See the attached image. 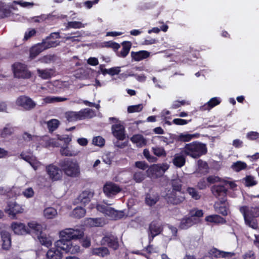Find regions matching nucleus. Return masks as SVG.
Returning <instances> with one entry per match:
<instances>
[{"instance_id": "nucleus-1", "label": "nucleus", "mask_w": 259, "mask_h": 259, "mask_svg": "<svg viewBox=\"0 0 259 259\" xmlns=\"http://www.w3.org/2000/svg\"><path fill=\"white\" fill-rule=\"evenodd\" d=\"M211 191L213 195L220 200V203L216 202L214 204L215 211L224 216L227 215L228 208L227 204H225L226 201V188L223 186H213Z\"/></svg>"}, {"instance_id": "nucleus-2", "label": "nucleus", "mask_w": 259, "mask_h": 259, "mask_svg": "<svg viewBox=\"0 0 259 259\" xmlns=\"http://www.w3.org/2000/svg\"><path fill=\"white\" fill-rule=\"evenodd\" d=\"M239 210L243 215L245 224L254 229H257L258 226L255 218L259 217V205L251 207L241 206Z\"/></svg>"}, {"instance_id": "nucleus-3", "label": "nucleus", "mask_w": 259, "mask_h": 259, "mask_svg": "<svg viewBox=\"0 0 259 259\" xmlns=\"http://www.w3.org/2000/svg\"><path fill=\"white\" fill-rule=\"evenodd\" d=\"M182 152L186 155L197 158L207 152L205 144L198 142L187 144L182 149Z\"/></svg>"}, {"instance_id": "nucleus-4", "label": "nucleus", "mask_w": 259, "mask_h": 259, "mask_svg": "<svg viewBox=\"0 0 259 259\" xmlns=\"http://www.w3.org/2000/svg\"><path fill=\"white\" fill-rule=\"evenodd\" d=\"M59 165L65 175L68 177L77 178L80 175V166L76 160L65 159L60 162Z\"/></svg>"}, {"instance_id": "nucleus-5", "label": "nucleus", "mask_w": 259, "mask_h": 259, "mask_svg": "<svg viewBox=\"0 0 259 259\" xmlns=\"http://www.w3.org/2000/svg\"><path fill=\"white\" fill-rule=\"evenodd\" d=\"M55 242V247L59 250H62L66 253H70L71 254H75L80 250V246L71 241L63 238Z\"/></svg>"}, {"instance_id": "nucleus-6", "label": "nucleus", "mask_w": 259, "mask_h": 259, "mask_svg": "<svg viewBox=\"0 0 259 259\" xmlns=\"http://www.w3.org/2000/svg\"><path fill=\"white\" fill-rule=\"evenodd\" d=\"M23 139L26 142H30V144L32 147L35 146L36 150H38L40 146L45 147L50 146V139L47 136L40 137L25 133L23 135Z\"/></svg>"}, {"instance_id": "nucleus-7", "label": "nucleus", "mask_w": 259, "mask_h": 259, "mask_svg": "<svg viewBox=\"0 0 259 259\" xmlns=\"http://www.w3.org/2000/svg\"><path fill=\"white\" fill-rule=\"evenodd\" d=\"M59 237L65 239L77 240L81 238L84 235L83 231L78 228H65L59 232Z\"/></svg>"}, {"instance_id": "nucleus-8", "label": "nucleus", "mask_w": 259, "mask_h": 259, "mask_svg": "<svg viewBox=\"0 0 259 259\" xmlns=\"http://www.w3.org/2000/svg\"><path fill=\"white\" fill-rule=\"evenodd\" d=\"M96 208L98 211L112 219L117 220L123 215L122 211H117L105 203L98 204Z\"/></svg>"}, {"instance_id": "nucleus-9", "label": "nucleus", "mask_w": 259, "mask_h": 259, "mask_svg": "<svg viewBox=\"0 0 259 259\" xmlns=\"http://www.w3.org/2000/svg\"><path fill=\"white\" fill-rule=\"evenodd\" d=\"M165 199L168 203L173 205H178L182 203L185 199V194L182 191H174L169 190L167 191L165 196Z\"/></svg>"}, {"instance_id": "nucleus-10", "label": "nucleus", "mask_w": 259, "mask_h": 259, "mask_svg": "<svg viewBox=\"0 0 259 259\" xmlns=\"http://www.w3.org/2000/svg\"><path fill=\"white\" fill-rule=\"evenodd\" d=\"M24 211L23 206L15 201L9 202L5 208V212L12 219H16L17 214L22 213Z\"/></svg>"}, {"instance_id": "nucleus-11", "label": "nucleus", "mask_w": 259, "mask_h": 259, "mask_svg": "<svg viewBox=\"0 0 259 259\" xmlns=\"http://www.w3.org/2000/svg\"><path fill=\"white\" fill-rule=\"evenodd\" d=\"M13 70L14 76L17 78L27 79L31 76V74L27 69L26 66L22 63H15L13 65Z\"/></svg>"}, {"instance_id": "nucleus-12", "label": "nucleus", "mask_w": 259, "mask_h": 259, "mask_svg": "<svg viewBox=\"0 0 259 259\" xmlns=\"http://www.w3.org/2000/svg\"><path fill=\"white\" fill-rule=\"evenodd\" d=\"M61 37V36L60 35L59 32H53L51 33L49 36H47L43 40L42 43L46 49L56 47L59 45L60 41L55 39Z\"/></svg>"}, {"instance_id": "nucleus-13", "label": "nucleus", "mask_w": 259, "mask_h": 259, "mask_svg": "<svg viewBox=\"0 0 259 259\" xmlns=\"http://www.w3.org/2000/svg\"><path fill=\"white\" fill-rule=\"evenodd\" d=\"M16 104L26 110H31L36 106V103L31 98L25 96L18 97L16 100Z\"/></svg>"}, {"instance_id": "nucleus-14", "label": "nucleus", "mask_w": 259, "mask_h": 259, "mask_svg": "<svg viewBox=\"0 0 259 259\" xmlns=\"http://www.w3.org/2000/svg\"><path fill=\"white\" fill-rule=\"evenodd\" d=\"M208 255L204 256L202 259H213V257H230L234 254L233 252L220 251L217 248L210 249L208 252Z\"/></svg>"}, {"instance_id": "nucleus-15", "label": "nucleus", "mask_w": 259, "mask_h": 259, "mask_svg": "<svg viewBox=\"0 0 259 259\" xmlns=\"http://www.w3.org/2000/svg\"><path fill=\"white\" fill-rule=\"evenodd\" d=\"M20 156L21 158L27 162L34 170H37L40 168L42 165V164L33 155H28L25 152H22Z\"/></svg>"}, {"instance_id": "nucleus-16", "label": "nucleus", "mask_w": 259, "mask_h": 259, "mask_svg": "<svg viewBox=\"0 0 259 259\" xmlns=\"http://www.w3.org/2000/svg\"><path fill=\"white\" fill-rule=\"evenodd\" d=\"M101 243L102 245H107L114 250L117 249L118 247L117 238L111 234H107L103 237Z\"/></svg>"}, {"instance_id": "nucleus-17", "label": "nucleus", "mask_w": 259, "mask_h": 259, "mask_svg": "<svg viewBox=\"0 0 259 259\" xmlns=\"http://www.w3.org/2000/svg\"><path fill=\"white\" fill-rule=\"evenodd\" d=\"M169 168V165L166 163L160 164H153L149 169L152 175L156 177L163 175Z\"/></svg>"}, {"instance_id": "nucleus-18", "label": "nucleus", "mask_w": 259, "mask_h": 259, "mask_svg": "<svg viewBox=\"0 0 259 259\" xmlns=\"http://www.w3.org/2000/svg\"><path fill=\"white\" fill-rule=\"evenodd\" d=\"M162 231V227L160 223L157 222H152L149 227V241H151L154 237L160 234Z\"/></svg>"}, {"instance_id": "nucleus-19", "label": "nucleus", "mask_w": 259, "mask_h": 259, "mask_svg": "<svg viewBox=\"0 0 259 259\" xmlns=\"http://www.w3.org/2000/svg\"><path fill=\"white\" fill-rule=\"evenodd\" d=\"M1 242L2 248L3 250H9L12 246V238L11 234L5 231L1 232Z\"/></svg>"}, {"instance_id": "nucleus-20", "label": "nucleus", "mask_w": 259, "mask_h": 259, "mask_svg": "<svg viewBox=\"0 0 259 259\" xmlns=\"http://www.w3.org/2000/svg\"><path fill=\"white\" fill-rule=\"evenodd\" d=\"M46 171L50 178L53 181L59 180L62 177V172L60 169L53 164L46 166Z\"/></svg>"}, {"instance_id": "nucleus-21", "label": "nucleus", "mask_w": 259, "mask_h": 259, "mask_svg": "<svg viewBox=\"0 0 259 259\" xmlns=\"http://www.w3.org/2000/svg\"><path fill=\"white\" fill-rule=\"evenodd\" d=\"M27 227L29 232L28 234H33L37 237L38 235L42 233V226L36 221H32L28 222Z\"/></svg>"}, {"instance_id": "nucleus-22", "label": "nucleus", "mask_w": 259, "mask_h": 259, "mask_svg": "<svg viewBox=\"0 0 259 259\" xmlns=\"http://www.w3.org/2000/svg\"><path fill=\"white\" fill-rule=\"evenodd\" d=\"M11 227L14 232L18 235H24L29 232L27 227L22 223L13 222Z\"/></svg>"}, {"instance_id": "nucleus-23", "label": "nucleus", "mask_w": 259, "mask_h": 259, "mask_svg": "<svg viewBox=\"0 0 259 259\" xmlns=\"http://www.w3.org/2000/svg\"><path fill=\"white\" fill-rule=\"evenodd\" d=\"M94 193L90 190H85L81 193L76 199V203L86 205L89 203L93 197Z\"/></svg>"}, {"instance_id": "nucleus-24", "label": "nucleus", "mask_w": 259, "mask_h": 259, "mask_svg": "<svg viewBox=\"0 0 259 259\" xmlns=\"http://www.w3.org/2000/svg\"><path fill=\"white\" fill-rule=\"evenodd\" d=\"M112 132L113 136L119 140L125 138V130L124 126L120 124H115L112 126Z\"/></svg>"}, {"instance_id": "nucleus-25", "label": "nucleus", "mask_w": 259, "mask_h": 259, "mask_svg": "<svg viewBox=\"0 0 259 259\" xmlns=\"http://www.w3.org/2000/svg\"><path fill=\"white\" fill-rule=\"evenodd\" d=\"M104 192L108 196L114 195L119 192L120 188L116 184L108 183L104 187Z\"/></svg>"}, {"instance_id": "nucleus-26", "label": "nucleus", "mask_w": 259, "mask_h": 259, "mask_svg": "<svg viewBox=\"0 0 259 259\" xmlns=\"http://www.w3.org/2000/svg\"><path fill=\"white\" fill-rule=\"evenodd\" d=\"M198 223H199L198 219L193 218L190 216L186 217L182 219L179 227L182 229H187Z\"/></svg>"}, {"instance_id": "nucleus-27", "label": "nucleus", "mask_w": 259, "mask_h": 259, "mask_svg": "<svg viewBox=\"0 0 259 259\" xmlns=\"http://www.w3.org/2000/svg\"><path fill=\"white\" fill-rule=\"evenodd\" d=\"M221 99L219 97H214L210 99V100L203 105L199 107V110L203 111L210 110L211 109L220 104Z\"/></svg>"}, {"instance_id": "nucleus-28", "label": "nucleus", "mask_w": 259, "mask_h": 259, "mask_svg": "<svg viewBox=\"0 0 259 259\" xmlns=\"http://www.w3.org/2000/svg\"><path fill=\"white\" fill-rule=\"evenodd\" d=\"M107 223L104 218H89L86 220V224L91 227H102Z\"/></svg>"}, {"instance_id": "nucleus-29", "label": "nucleus", "mask_w": 259, "mask_h": 259, "mask_svg": "<svg viewBox=\"0 0 259 259\" xmlns=\"http://www.w3.org/2000/svg\"><path fill=\"white\" fill-rule=\"evenodd\" d=\"M80 151L73 146H66L62 147L60 149L61 154L65 156H77Z\"/></svg>"}, {"instance_id": "nucleus-30", "label": "nucleus", "mask_w": 259, "mask_h": 259, "mask_svg": "<svg viewBox=\"0 0 259 259\" xmlns=\"http://www.w3.org/2000/svg\"><path fill=\"white\" fill-rule=\"evenodd\" d=\"M131 141L138 147H142L145 146L147 144L146 139L143 135L140 134H136L133 135L131 138Z\"/></svg>"}, {"instance_id": "nucleus-31", "label": "nucleus", "mask_w": 259, "mask_h": 259, "mask_svg": "<svg viewBox=\"0 0 259 259\" xmlns=\"http://www.w3.org/2000/svg\"><path fill=\"white\" fill-rule=\"evenodd\" d=\"M46 50L42 43L38 44L32 47L30 50V58L32 59L35 58L43 51Z\"/></svg>"}, {"instance_id": "nucleus-32", "label": "nucleus", "mask_w": 259, "mask_h": 259, "mask_svg": "<svg viewBox=\"0 0 259 259\" xmlns=\"http://www.w3.org/2000/svg\"><path fill=\"white\" fill-rule=\"evenodd\" d=\"M91 254L100 257H105L109 254V251L107 247L102 246L93 248L91 250Z\"/></svg>"}, {"instance_id": "nucleus-33", "label": "nucleus", "mask_w": 259, "mask_h": 259, "mask_svg": "<svg viewBox=\"0 0 259 259\" xmlns=\"http://www.w3.org/2000/svg\"><path fill=\"white\" fill-rule=\"evenodd\" d=\"M205 221L216 224H224L226 223L225 219L217 214L209 215L205 217Z\"/></svg>"}, {"instance_id": "nucleus-34", "label": "nucleus", "mask_w": 259, "mask_h": 259, "mask_svg": "<svg viewBox=\"0 0 259 259\" xmlns=\"http://www.w3.org/2000/svg\"><path fill=\"white\" fill-rule=\"evenodd\" d=\"M150 53L146 51H140L139 52H132L131 56L132 58L136 61H140L143 59L148 58Z\"/></svg>"}, {"instance_id": "nucleus-35", "label": "nucleus", "mask_w": 259, "mask_h": 259, "mask_svg": "<svg viewBox=\"0 0 259 259\" xmlns=\"http://www.w3.org/2000/svg\"><path fill=\"white\" fill-rule=\"evenodd\" d=\"M37 72L38 76L43 79H49L54 74V71L52 69H37Z\"/></svg>"}, {"instance_id": "nucleus-36", "label": "nucleus", "mask_w": 259, "mask_h": 259, "mask_svg": "<svg viewBox=\"0 0 259 259\" xmlns=\"http://www.w3.org/2000/svg\"><path fill=\"white\" fill-rule=\"evenodd\" d=\"M62 254L61 251L56 248L50 249L47 253V257L48 259H61Z\"/></svg>"}, {"instance_id": "nucleus-37", "label": "nucleus", "mask_w": 259, "mask_h": 259, "mask_svg": "<svg viewBox=\"0 0 259 259\" xmlns=\"http://www.w3.org/2000/svg\"><path fill=\"white\" fill-rule=\"evenodd\" d=\"M174 164L178 167H182L185 163V157L182 153L176 154L172 160Z\"/></svg>"}, {"instance_id": "nucleus-38", "label": "nucleus", "mask_w": 259, "mask_h": 259, "mask_svg": "<svg viewBox=\"0 0 259 259\" xmlns=\"http://www.w3.org/2000/svg\"><path fill=\"white\" fill-rule=\"evenodd\" d=\"M199 134H190L188 133H181L178 137V140L182 142H189L192 139L198 138Z\"/></svg>"}, {"instance_id": "nucleus-39", "label": "nucleus", "mask_w": 259, "mask_h": 259, "mask_svg": "<svg viewBox=\"0 0 259 259\" xmlns=\"http://www.w3.org/2000/svg\"><path fill=\"white\" fill-rule=\"evenodd\" d=\"M43 102L45 104L55 103L57 102H64L67 100V98L55 96H47L43 98Z\"/></svg>"}, {"instance_id": "nucleus-40", "label": "nucleus", "mask_w": 259, "mask_h": 259, "mask_svg": "<svg viewBox=\"0 0 259 259\" xmlns=\"http://www.w3.org/2000/svg\"><path fill=\"white\" fill-rule=\"evenodd\" d=\"M57 210L52 207L46 208L44 210V216L47 219H53L57 217Z\"/></svg>"}, {"instance_id": "nucleus-41", "label": "nucleus", "mask_w": 259, "mask_h": 259, "mask_svg": "<svg viewBox=\"0 0 259 259\" xmlns=\"http://www.w3.org/2000/svg\"><path fill=\"white\" fill-rule=\"evenodd\" d=\"M39 242L44 246L49 247L52 244V240L51 237L42 233L37 237Z\"/></svg>"}, {"instance_id": "nucleus-42", "label": "nucleus", "mask_w": 259, "mask_h": 259, "mask_svg": "<svg viewBox=\"0 0 259 259\" xmlns=\"http://www.w3.org/2000/svg\"><path fill=\"white\" fill-rule=\"evenodd\" d=\"M81 119L91 118L96 116L95 111L90 108H85L80 111Z\"/></svg>"}, {"instance_id": "nucleus-43", "label": "nucleus", "mask_w": 259, "mask_h": 259, "mask_svg": "<svg viewBox=\"0 0 259 259\" xmlns=\"http://www.w3.org/2000/svg\"><path fill=\"white\" fill-rule=\"evenodd\" d=\"M122 50L119 52L118 56L120 57L124 58L128 54L131 48L132 44L130 41H124L122 44Z\"/></svg>"}, {"instance_id": "nucleus-44", "label": "nucleus", "mask_w": 259, "mask_h": 259, "mask_svg": "<svg viewBox=\"0 0 259 259\" xmlns=\"http://www.w3.org/2000/svg\"><path fill=\"white\" fill-rule=\"evenodd\" d=\"M65 117L67 120L70 122L81 120L80 111L78 112L69 111L66 113Z\"/></svg>"}, {"instance_id": "nucleus-45", "label": "nucleus", "mask_w": 259, "mask_h": 259, "mask_svg": "<svg viewBox=\"0 0 259 259\" xmlns=\"http://www.w3.org/2000/svg\"><path fill=\"white\" fill-rule=\"evenodd\" d=\"M182 179L179 177L172 179L170 182L172 187L171 190L182 191Z\"/></svg>"}, {"instance_id": "nucleus-46", "label": "nucleus", "mask_w": 259, "mask_h": 259, "mask_svg": "<svg viewBox=\"0 0 259 259\" xmlns=\"http://www.w3.org/2000/svg\"><path fill=\"white\" fill-rule=\"evenodd\" d=\"M157 195L147 194L145 197V203L149 206L154 205L158 200Z\"/></svg>"}, {"instance_id": "nucleus-47", "label": "nucleus", "mask_w": 259, "mask_h": 259, "mask_svg": "<svg viewBox=\"0 0 259 259\" xmlns=\"http://www.w3.org/2000/svg\"><path fill=\"white\" fill-rule=\"evenodd\" d=\"M85 25V24H82L81 22L79 21H70L67 23L66 25V29H79L81 28H84Z\"/></svg>"}, {"instance_id": "nucleus-48", "label": "nucleus", "mask_w": 259, "mask_h": 259, "mask_svg": "<svg viewBox=\"0 0 259 259\" xmlns=\"http://www.w3.org/2000/svg\"><path fill=\"white\" fill-rule=\"evenodd\" d=\"M85 210L81 207H76L72 211V215L77 218H80L84 216Z\"/></svg>"}, {"instance_id": "nucleus-49", "label": "nucleus", "mask_w": 259, "mask_h": 259, "mask_svg": "<svg viewBox=\"0 0 259 259\" xmlns=\"http://www.w3.org/2000/svg\"><path fill=\"white\" fill-rule=\"evenodd\" d=\"M189 214L190 217L199 219L203 215V212L201 209L194 208L190 210ZM199 221L200 220H199Z\"/></svg>"}, {"instance_id": "nucleus-50", "label": "nucleus", "mask_w": 259, "mask_h": 259, "mask_svg": "<svg viewBox=\"0 0 259 259\" xmlns=\"http://www.w3.org/2000/svg\"><path fill=\"white\" fill-rule=\"evenodd\" d=\"M14 131V128L10 125H7L2 130L1 136L2 138H7L12 135Z\"/></svg>"}, {"instance_id": "nucleus-51", "label": "nucleus", "mask_w": 259, "mask_h": 259, "mask_svg": "<svg viewBox=\"0 0 259 259\" xmlns=\"http://www.w3.org/2000/svg\"><path fill=\"white\" fill-rule=\"evenodd\" d=\"M246 166L247 165L245 162L238 161L233 163L231 167L235 171H239L242 169H244Z\"/></svg>"}, {"instance_id": "nucleus-52", "label": "nucleus", "mask_w": 259, "mask_h": 259, "mask_svg": "<svg viewBox=\"0 0 259 259\" xmlns=\"http://www.w3.org/2000/svg\"><path fill=\"white\" fill-rule=\"evenodd\" d=\"M59 124V120L56 119H51L47 122L48 128L51 132L55 131L58 127Z\"/></svg>"}, {"instance_id": "nucleus-53", "label": "nucleus", "mask_w": 259, "mask_h": 259, "mask_svg": "<svg viewBox=\"0 0 259 259\" xmlns=\"http://www.w3.org/2000/svg\"><path fill=\"white\" fill-rule=\"evenodd\" d=\"M145 178V175L143 171H138L135 172L134 175V180L137 183H141L144 180Z\"/></svg>"}, {"instance_id": "nucleus-54", "label": "nucleus", "mask_w": 259, "mask_h": 259, "mask_svg": "<svg viewBox=\"0 0 259 259\" xmlns=\"http://www.w3.org/2000/svg\"><path fill=\"white\" fill-rule=\"evenodd\" d=\"M245 182V185L247 187H251L255 186L257 184V181L255 180V178L251 176H246L244 178Z\"/></svg>"}, {"instance_id": "nucleus-55", "label": "nucleus", "mask_w": 259, "mask_h": 259, "mask_svg": "<svg viewBox=\"0 0 259 259\" xmlns=\"http://www.w3.org/2000/svg\"><path fill=\"white\" fill-rule=\"evenodd\" d=\"M187 191L193 199L195 200H198L200 199V196L195 188L188 187Z\"/></svg>"}, {"instance_id": "nucleus-56", "label": "nucleus", "mask_w": 259, "mask_h": 259, "mask_svg": "<svg viewBox=\"0 0 259 259\" xmlns=\"http://www.w3.org/2000/svg\"><path fill=\"white\" fill-rule=\"evenodd\" d=\"M154 154L157 156H165L166 154L163 148L160 147H155L152 148Z\"/></svg>"}, {"instance_id": "nucleus-57", "label": "nucleus", "mask_w": 259, "mask_h": 259, "mask_svg": "<svg viewBox=\"0 0 259 259\" xmlns=\"http://www.w3.org/2000/svg\"><path fill=\"white\" fill-rule=\"evenodd\" d=\"M22 195L26 198H31L34 196V192L32 188L29 187L23 190Z\"/></svg>"}, {"instance_id": "nucleus-58", "label": "nucleus", "mask_w": 259, "mask_h": 259, "mask_svg": "<svg viewBox=\"0 0 259 259\" xmlns=\"http://www.w3.org/2000/svg\"><path fill=\"white\" fill-rule=\"evenodd\" d=\"M143 108V106L142 104L130 106L127 108V111L128 113L138 112L141 111Z\"/></svg>"}, {"instance_id": "nucleus-59", "label": "nucleus", "mask_w": 259, "mask_h": 259, "mask_svg": "<svg viewBox=\"0 0 259 259\" xmlns=\"http://www.w3.org/2000/svg\"><path fill=\"white\" fill-rule=\"evenodd\" d=\"M92 142L94 145L101 147L104 145L105 140L102 137L97 136L93 138Z\"/></svg>"}, {"instance_id": "nucleus-60", "label": "nucleus", "mask_w": 259, "mask_h": 259, "mask_svg": "<svg viewBox=\"0 0 259 259\" xmlns=\"http://www.w3.org/2000/svg\"><path fill=\"white\" fill-rule=\"evenodd\" d=\"M220 186H223L226 188V191H227V188H230L232 189H234L236 186V184L232 181L224 180L223 181V185H220Z\"/></svg>"}, {"instance_id": "nucleus-61", "label": "nucleus", "mask_w": 259, "mask_h": 259, "mask_svg": "<svg viewBox=\"0 0 259 259\" xmlns=\"http://www.w3.org/2000/svg\"><path fill=\"white\" fill-rule=\"evenodd\" d=\"M246 138L249 140H255L259 138V133L256 132H249L246 134Z\"/></svg>"}, {"instance_id": "nucleus-62", "label": "nucleus", "mask_w": 259, "mask_h": 259, "mask_svg": "<svg viewBox=\"0 0 259 259\" xmlns=\"http://www.w3.org/2000/svg\"><path fill=\"white\" fill-rule=\"evenodd\" d=\"M207 182L210 184L214 183L216 182H221L223 184V181L224 180H222L219 177L214 176H209L207 178Z\"/></svg>"}, {"instance_id": "nucleus-63", "label": "nucleus", "mask_w": 259, "mask_h": 259, "mask_svg": "<svg viewBox=\"0 0 259 259\" xmlns=\"http://www.w3.org/2000/svg\"><path fill=\"white\" fill-rule=\"evenodd\" d=\"M198 165L200 170H203L204 171L206 172L208 169V165L207 163L202 160H199L198 161Z\"/></svg>"}, {"instance_id": "nucleus-64", "label": "nucleus", "mask_w": 259, "mask_h": 259, "mask_svg": "<svg viewBox=\"0 0 259 259\" xmlns=\"http://www.w3.org/2000/svg\"><path fill=\"white\" fill-rule=\"evenodd\" d=\"M156 138H157L160 142L165 143L167 145L172 143L170 137L167 138L164 136H157L156 137Z\"/></svg>"}]
</instances>
